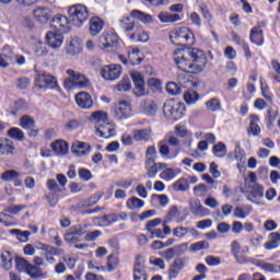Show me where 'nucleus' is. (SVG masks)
Wrapping results in <instances>:
<instances>
[{
	"instance_id": "nucleus-1",
	"label": "nucleus",
	"mask_w": 280,
	"mask_h": 280,
	"mask_svg": "<svg viewBox=\"0 0 280 280\" xmlns=\"http://www.w3.org/2000/svg\"><path fill=\"white\" fill-rule=\"evenodd\" d=\"M139 21L144 24L152 23V15L140 10H132L130 16H124L119 20L120 30L131 43H148L150 35L143 31V26L139 24Z\"/></svg>"
},
{
	"instance_id": "nucleus-2",
	"label": "nucleus",
	"mask_w": 280,
	"mask_h": 280,
	"mask_svg": "<svg viewBox=\"0 0 280 280\" xmlns=\"http://www.w3.org/2000/svg\"><path fill=\"white\" fill-rule=\"evenodd\" d=\"M180 54V56H178ZM175 65L180 69V71L189 72L190 69H194V62H200L198 67L202 70L203 67H207V55L205 50L200 48H191L187 50H175Z\"/></svg>"
},
{
	"instance_id": "nucleus-3",
	"label": "nucleus",
	"mask_w": 280,
	"mask_h": 280,
	"mask_svg": "<svg viewBox=\"0 0 280 280\" xmlns=\"http://www.w3.org/2000/svg\"><path fill=\"white\" fill-rule=\"evenodd\" d=\"M68 78L63 81V86L67 91H72V89H86L91 86V81L86 75L75 72L74 70H67Z\"/></svg>"
},
{
	"instance_id": "nucleus-4",
	"label": "nucleus",
	"mask_w": 280,
	"mask_h": 280,
	"mask_svg": "<svg viewBox=\"0 0 280 280\" xmlns=\"http://www.w3.org/2000/svg\"><path fill=\"white\" fill-rule=\"evenodd\" d=\"M170 38L173 45L176 46L194 45L195 43L194 33L187 27L174 28L170 34Z\"/></svg>"
},
{
	"instance_id": "nucleus-5",
	"label": "nucleus",
	"mask_w": 280,
	"mask_h": 280,
	"mask_svg": "<svg viewBox=\"0 0 280 280\" xmlns=\"http://www.w3.org/2000/svg\"><path fill=\"white\" fill-rule=\"evenodd\" d=\"M15 267L19 272H25V275H28L32 279H45L43 269L32 265L25 258H15Z\"/></svg>"
},
{
	"instance_id": "nucleus-6",
	"label": "nucleus",
	"mask_w": 280,
	"mask_h": 280,
	"mask_svg": "<svg viewBox=\"0 0 280 280\" xmlns=\"http://www.w3.org/2000/svg\"><path fill=\"white\" fill-rule=\"evenodd\" d=\"M68 14L74 27H82L89 20V9L82 4H74L69 8Z\"/></svg>"
},
{
	"instance_id": "nucleus-7",
	"label": "nucleus",
	"mask_w": 280,
	"mask_h": 280,
	"mask_svg": "<svg viewBox=\"0 0 280 280\" xmlns=\"http://www.w3.org/2000/svg\"><path fill=\"white\" fill-rule=\"evenodd\" d=\"M163 113L166 119L178 121L185 117V105L183 103H165Z\"/></svg>"
},
{
	"instance_id": "nucleus-8",
	"label": "nucleus",
	"mask_w": 280,
	"mask_h": 280,
	"mask_svg": "<svg viewBox=\"0 0 280 280\" xmlns=\"http://www.w3.org/2000/svg\"><path fill=\"white\" fill-rule=\"evenodd\" d=\"M36 86L40 90H57L60 91V85L58 84V79L47 72H42L35 77Z\"/></svg>"
},
{
	"instance_id": "nucleus-9",
	"label": "nucleus",
	"mask_w": 280,
	"mask_h": 280,
	"mask_svg": "<svg viewBox=\"0 0 280 280\" xmlns=\"http://www.w3.org/2000/svg\"><path fill=\"white\" fill-rule=\"evenodd\" d=\"M86 229H89L86 224H77L71 226L63 235L65 242H67V244H78V242H80V237L85 235Z\"/></svg>"
},
{
	"instance_id": "nucleus-10",
	"label": "nucleus",
	"mask_w": 280,
	"mask_h": 280,
	"mask_svg": "<svg viewBox=\"0 0 280 280\" xmlns=\"http://www.w3.org/2000/svg\"><path fill=\"white\" fill-rule=\"evenodd\" d=\"M70 25H73L71 19L62 14H57L50 23L51 30L61 34H67V32H69Z\"/></svg>"
},
{
	"instance_id": "nucleus-11",
	"label": "nucleus",
	"mask_w": 280,
	"mask_h": 280,
	"mask_svg": "<svg viewBox=\"0 0 280 280\" xmlns=\"http://www.w3.org/2000/svg\"><path fill=\"white\" fill-rule=\"evenodd\" d=\"M243 194H246V199L254 205H259L256 200H261L264 197V186L260 184H248V187L243 189Z\"/></svg>"
},
{
	"instance_id": "nucleus-12",
	"label": "nucleus",
	"mask_w": 280,
	"mask_h": 280,
	"mask_svg": "<svg viewBox=\"0 0 280 280\" xmlns=\"http://www.w3.org/2000/svg\"><path fill=\"white\" fill-rule=\"evenodd\" d=\"M117 45H119V36L115 33H103L98 39L101 49H106L107 51H110Z\"/></svg>"
},
{
	"instance_id": "nucleus-13",
	"label": "nucleus",
	"mask_w": 280,
	"mask_h": 280,
	"mask_svg": "<svg viewBox=\"0 0 280 280\" xmlns=\"http://www.w3.org/2000/svg\"><path fill=\"white\" fill-rule=\"evenodd\" d=\"M101 75L104 80L115 81L121 77V66L119 65H109L104 66L101 69Z\"/></svg>"
},
{
	"instance_id": "nucleus-14",
	"label": "nucleus",
	"mask_w": 280,
	"mask_h": 280,
	"mask_svg": "<svg viewBox=\"0 0 280 280\" xmlns=\"http://www.w3.org/2000/svg\"><path fill=\"white\" fill-rule=\"evenodd\" d=\"M63 33L57 31H50L46 34V42L51 49H60L62 47V43H65Z\"/></svg>"
},
{
	"instance_id": "nucleus-15",
	"label": "nucleus",
	"mask_w": 280,
	"mask_h": 280,
	"mask_svg": "<svg viewBox=\"0 0 280 280\" xmlns=\"http://www.w3.org/2000/svg\"><path fill=\"white\" fill-rule=\"evenodd\" d=\"M132 82L135 84V93L138 97H143L145 95V81L141 72L131 71L130 72Z\"/></svg>"
},
{
	"instance_id": "nucleus-16",
	"label": "nucleus",
	"mask_w": 280,
	"mask_h": 280,
	"mask_svg": "<svg viewBox=\"0 0 280 280\" xmlns=\"http://www.w3.org/2000/svg\"><path fill=\"white\" fill-rule=\"evenodd\" d=\"M131 110L132 108L130 107V103L126 101L119 102L114 110L115 117L116 119H128Z\"/></svg>"
},
{
	"instance_id": "nucleus-17",
	"label": "nucleus",
	"mask_w": 280,
	"mask_h": 280,
	"mask_svg": "<svg viewBox=\"0 0 280 280\" xmlns=\"http://www.w3.org/2000/svg\"><path fill=\"white\" fill-rule=\"evenodd\" d=\"M95 129L97 137H101L102 139H110V137L115 135V129L113 128V125L107 121L103 124H96Z\"/></svg>"
},
{
	"instance_id": "nucleus-18",
	"label": "nucleus",
	"mask_w": 280,
	"mask_h": 280,
	"mask_svg": "<svg viewBox=\"0 0 280 280\" xmlns=\"http://www.w3.org/2000/svg\"><path fill=\"white\" fill-rule=\"evenodd\" d=\"M75 103L80 108L89 110V108H93V97L91 94L86 92H80L75 95Z\"/></svg>"
},
{
	"instance_id": "nucleus-19",
	"label": "nucleus",
	"mask_w": 280,
	"mask_h": 280,
	"mask_svg": "<svg viewBox=\"0 0 280 280\" xmlns=\"http://www.w3.org/2000/svg\"><path fill=\"white\" fill-rule=\"evenodd\" d=\"M140 110L148 117H154L159 110V106L152 100H144L140 103Z\"/></svg>"
},
{
	"instance_id": "nucleus-20",
	"label": "nucleus",
	"mask_w": 280,
	"mask_h": 280,
	"mask_svg": "<svg viewBox=\"0 0 280 280\" xmlns=\"http://www.w3.org/2000/svg\"><path fill=\"white\" fill-rule=\"evenodd\" d=\"M71 152L74 156H88L91 152V145L86 142L75 141L71 147Z\"/></svg>"
},
{
	"instance_id": "nucleus-21",
	"label": "nucleus",
	"mask_w": 280,
	"mask_h": 280,
	"mask_svg": "<svg viewBox=\"0 0 280 280\" xmlns=\"http://www.w3.org/2000/svg\"><path fill=\"white\" fill-rule=\"evenodd\" d=\"M50 148L57 156H65L69 152V143L65 140H56L50 144Z\"/></svg>"
},
{
	"instance_id": "nucleus-22",
	"label": "nucleus",
	"mask_w": 280,
	"mask_h": 280,
	"mask_svg": "<svg viewBox=\"0 0 280 280\" xmlns=\"http://www.w3.org/2000/svg\"><path fill=\"white\" fill-rule=\"evenodd\" d=\"M187 250V243H184V244H180L178 246H175V247H171L168 248L163 257L164 259H166L167 261H172V258L173 257H176V255H183L185 254Z\"/></svg>"
},
{
	"instance_id": "nucleus-23",
	"label": "nucleus",
	"mask_w": 280,
	"mask_h": 280,
	"mask_svg": "<svg viewBox=\"0 0 280 280\" xmlns=\"http://www.w3.org/2000/svg\"><path fill=\"white\" fill-rule=\"evenodd\" d=\"M159 152L161 156L164 159H176L179 154V151L176 150L174 153H170V145H167V142L165 140H161L158 143Z\"/></svg>"
},
{
	"instance_id": "nucleus-24",
	"label": "nucleus",
	"mask_w": 280,
	"mask_h": 280,
	"mask_svg": "<svg viewBox=\"0 0 280 280\" xmlns=\"http://www.w3.org/2000/svg\"><path fill=\"white\" fill-rule=\"evenodd\" d=\"M34 18L39 23H47L49 19H51V10L45 7H39L34 11Z\"/></svg>"
},
{
	"instance_id": "nucleus-25",
	"label": "nucleus",
	"mask_w": 280,
	"mask_h": 280,
	"mask_svg": "<svg viewBox=\"0 0 280 280\" xmlns=\"http://www.w3.org/2000/svg\"><path fill=\"white\" fill-rule=\"evenodd\" d=\"M104 30V21L100 18H92L90 20V34L97 36Z\"/></svg>"
},
{
	"instance_id": "nucleus-26",
	"label": "nucleus",
	"mask_w": 280,
	"mask_h": 280,
	"mask_svg": "<svg viewBox=\"0 0 280 280\" xmlns=\"http://www.w3.org/2000/svg\"><path fill=\"white\" fill-rule=\"evenodd\" d=\"M133 279L135 280H148V275L145 273V266L139 259H137L136 264H135Z\"/></svg>"
},
{
	"instance_id": "nucleus-27",
	"label": "nucleus",
	"mask_w": 280,
	"mask_h": 280,
	"mask_svg": "<svg viewBox=\"0 0 280 280\" xmlns=\"http://www.w3.org/2000/svg\"><path fill=\"white\" fill-rule=\"evenodd\" d=\"M145 170H147L148 178H156V175L159 174V172L163 170H167V164L163 162H159L151 166H145Z\"/></svg>"
},
{
	"instance_id": "nucleus-28",
	"label": "nucleus",
	"mask_w": 280,
	"mask_h": 280,
	"mask_svg": "<svg viewBox=\"0 0 280 280\" xmlns=\"http://www.w3.org/2000/svg\"><path fill=\"white\" fill-rule=\"evenodd\" d=\"M0 153L3 155L14 154V142L8 138H1Z\"/></svg>"
},
{
	"instance_id": "nucleus-29",
	"label": "nucleus",
	"mask_w": 280,
	"mask_h": 280,
	"mask_svg": "<svg viewBox=\"0 0 280 280\" xmlns=\"http://www.w3.org/2000/svg\"><path fill=\"white\" fill-rule=\"evenodd\" d=\"M190 211L196 218H205V215L209 214V209L205 208L200 200L195 201L191 207Z\"/></svg>"
},
{
	"instance_id": "nucleus-30",
	"label": "nucleus",
	"mask_w": 280,
	"mask_h": 280,
	"mask_svg": "<svg viewBox=\"0 0 280 280\" xmlns=\"http://www.w3.org/2000/svg\"><path fill=\"white\" fill-rule=\"evenodd\" d=\"M249 39L254 45H264V31L260 27H253Z\"/></svg>"
},
{
	"instance_id": "nucleus-31",
	"label": "nucleus",
	"mask_w": 280,
	"mask_h": 280,
	"mask_svg": "<svg viewBox=\"0 0 280 280\" xmlns=\"http://www.w3.org/2000/svg\"><path fill=\"white\" fill-rule=\"evenodd\" d=\"M10 235H14L22 244H27V242H30V235H32V232L13 229L10 230Z\"/></svg>"
},
{
	"instance_id": "nucleus-32",
	"label": "nucleus",
	"mask_w": 280,
	"mask_h": 280,
	"mask_svg": "<svg viewBox=\"0 0 280 280\" xmlns=\"http://www.w3.org/2000/svg\"><path fill=\"white\" fill-rule=\"evenodd\" d=\"M126 205L127 209H129L130 211H139V209H143V207H145V201L137 197H131L127 199Z\"/></svg>"
},
{
	"instance_id": "nucleus-33",
	"label": "nucleus",
	"mask_w": 280,
	"mask_h": 280,
	"mask_svg": "<svg viewBox=\"0 0 280 280\" xmlns=\"http://www.w3.org/2000/svg\"><path fill=\"white\" fill-rule=\"evenodd\" d=\"M158 19H160L161 23H177V21H180V15L176 13L161 12L158 15Z\"/></svg>"
},
{
	"instance_id": "nucleus-34",
	"label": "nucleus",
	"mask_w": 280,
	"mask_h": 280,
	"mask_svg": "<svg viewBox=\"0 0 280 280\" xmlns=\"http://www.w3.org/2000/svg\"><path fill=\"white\" fill-rule=\"evenodd\" d=\"M249 130L254 135V137H257V135L261 132V128L259 127V116L253 114L249 116Z\"/></svg>"
},
{
	"instance_id": "nucleus-35",
	"label": "nucleus",
	"mask_w": 280,
	"mask_h": 280,
	"mask_svg": "<svg viewBox=\"0 0 280 280\" xmlns=\"http://www.w3.org/2000/svg\"><path fill=\"white\" fill-rule=\"evenodd\" d=\"M39 250L44 252V257L51 256V255H60L62 253V249H58L51 245L39 243Z\"/></svg>"
},
{
	"instance_id": "nucleus-36",
	"label": "nucleus",
	"mask_w": 280,
	"mask_h": 280,
	"mask_svg": "<svg viewBox=\"0 0 280 280\" xmlns=\"http://www.w3.org/2000/svg\"><path fill=\"white\" fill-rule=\"evenodd\" d=\"M8 137H10V139H13L14 141L25 140V133L23 132V130L16 127H12L8 130Z\"/></svg>"
},
{
	"instance_id": "nucleus-37",
	"label": "nucleus",
	"mask_w": 280,
	"mask_h": 280,
	"mask_svg": "<svg viewBox=\"0 0 280 280\" xmlns=\"http://www.w3.org/2000/svg\"><path fill=\"white\" fill-rule=\"evenodd\" d=\"M133 139L136 141H150L152 136L150 135V130L148 129H138L133 131Z\"/></svg>"
},
{
	"instance_id": "nucleus-38",
	"label": "nucleus",
	"mask_w": 280,
	"mask_h": 280,
	"mask_svg": "<svg viewBox=\"0 0 280 280\" xmlns=\"http://www.w3.org/2000/svg\"><path fill=\"white\" fill-rule=\"evenodd\" d=\"M240 250H242V245H240V242L233 241L231 244V253L236 259L237 264H243L244 258L240 257Z\"/></svg>"
},
{
	"instance_id": "nucleus-39",
	"label": "nucleus",
	"mask_w": 280,
	"mask_h": 280,
	"mask_svg": "<svg viewBox=\"0 0 280 280\" xmlns=\"http://www.w3.org/2000/svg\"><path fill=\"white\" fill-rule=\"evenodd\" d=\"M14 257H12V253L3 252L1 255V261L4 270H12V261Z\"/></svg>"
},
{
	"instance_id": "nucleus-40",
	"label": "nucleus",
	"mask_w": 280,
	"mask_h": 280,
	"mask_svg": "<svg viewBox=\"0 0 280 280\" xmlns=\"http://www.w3.org/2000/svg\"><path fill=\"white\" fill-rule=\"evenodd\" d=\"M234 158L238 163H246V152L242 149L240 142L235 143Z\"/></svg>"
},
{
	"instance_id": "nucleus-41",
	"label": "nucleus",
	"mask_w": 280,
	"mask_h": 280,
	"mask_svg": "<svg viewBox=\"0 0 280 280\" xmlns=\"http://www.w3.org/2000/svg\"><path fill=\"white\" fill-rule=\"evenodd\" d=\"M140 50L139 48H128V58H129V62L135 67L137 65H141V62L143 61V58H137V61H135V56H139Z\"/></svg>"
},
{
	"instance_id": "nucleus-42",
	"label": "nucleus",
	"mask_w": 280,
	"mask_h": 280,
	"mask_svg": "<svg viewBox=\"0 0 280 280\" xmlns=\"http://www.w3.org/2000/svg\"><path fill=\"white\" fill-rule=\"evenodd\" d=\"M117 266H119V258L115 255H109L107 257V266L105 267L106 272H114V270H117Z\"/></svg>"
},
{
	"instance_id": "nucleus-43",
	"label": "nucleus",
	"mask_w": 280,
	"mask_h": 280,
	"mask_svg": "<svg viewBox=\"0 0 280 280\" xmlns=\"http://www.w3.org/2000/svg\"><path fill=\"white\" fill-rule=\"evenodd\" d=\"M174 191H187L189 189V182L186 178H179L173 184Z\"/></svg>"
},
{
	"instance_id": "nucleus-44",
	"label": "nucleus",
	"mask_w": 280,
	"mask_h": 280,
	"mask_svg": "<svg viewBox=\"0 0 280 280\" xmlns=\"http://www.w3.org/2000/svg\"><path fill=\"white\" fill-rule=\"evenodd\" d=\"M212 152L218 159H223V156H226V144L219 142L212 148Z\"/></svg>"
},
{
	"instance_id": "nucleus-45",
	"label": "nucleus",
	"mask_w": 280,
	"mask_h": 280,
	"mask_svg": "<svg viewBox=\"0 0 280 280\" xmlns=\"http://www.w3.org/2000/svg\"><path fill=\"white\" fill-rule=\"evenodd\" d=\"M34 124H35L34 119L32 117H30L28 115H24L20 119V126L24 130H32V128H34Z\"/></svg>"
},
{
	"instance_id": "nucleus-46",
	"label": "nucleus",
	"mask_w": 280,
	"mask_h": 280,
	"mask_svg": "<svg viewBox=\"0 0 280 280\" xmlns=\"http://www.w3.org/2000/svg\"><path fill=\"white\" fill-rule=\"evenodd\" d=\"M166 92L168 95H180V93H183V88L175 82H168L166 84Z\"/></svg>"
},
{
	"instance_id": "nucleus-47",
	"label": "nucleus",
	"mask_w": 280,
	"mask_h": 280,
	"mask_svg": "<svg viewBox=\"0 0 280 280\" xmlns=\"http://www.w3.org/2000/svg\"><path fill=\"white\" fill-rule=\"evenodd\" d=\"M184 100L187 104H196L198 102V92L188 90L184 93Z\"/></svg>"
},
{
	"instance_id": "nucleus-48",
	"label": "nucleus",
	"mask_w": 280,
	"mask_h": 280,
	"mask_svg": "<svg viewBox=\"0 0 280 280\" xmlns=\"http://www.w3.org/2000/svg\"><path fill=\"white\" fill-rule=\"evenodd\" d=\"M160 178L166 182L174 180V178H176V171L173 168H164V171L160 173Z\"/></svg>"
},
{
	"instance_id": "nucleus-49",
	"label": "nucleus",
	"mask_w": 280,
	"mask_h": 280,
	"mask_svg": "<svg viewBox=\"0 0 280 280\" xmlns=\"http://www.w3.org/2000/svg\"><path fill=\"white\" fill-rule=\"evenodd\" d=\"M132 85L130 84V79L124 78L116 86V90L120 93H126V91H130Z\"/></svg>"
},
{
	"instance_id": "nucleus-50",
	"label": "nucleus",
	"mask_w": 280,
	"mask_h": 280,
	"mask_svg": "<svg viewBox=\"0 0 280 280\" xmlns=\"http://www.w3.org/2000/svg\"><path fill=\"white\" fill-rule=\"evenodd\" d=\"M92 118L96 120V124H105L108 121V114L97 110L92 114Z\"/></svg>"
},
{
	"instance_id": "nucleus-51",
	"label": "nucleus",
	"mask_w": 280,
	"mask_h": 280,
	"mask_svg": "<svg viewBox=\"0 0 280 280\" xmlns=\"http://www.w3.org/2000/svg\"><path fill=\"white\" fill-rule=\"evenodd\" d=\"M252 209L249 211H245L242 207H236L233 211L234 218H237L238 220H246L248 215L250 214Z\"/></svg>"
},
{
	"instance_id": "nucleus-52",
	"label": "nucleus",
	"mask_w": 280,
	"mask_h": 280,
	"mask_svg": "<svg viewBox=\"0 0 280 280\" xmlns=\"http://www.w3.org/2000/svg\"><path fill=\"white\" fill-rule=\"evenodd\" d=\"M209 248V242L200 241L190 245V250L192 253H198V250H207Z\"/></svg>"
},
{
	"instance_id": "nucleus-53",
	"label": "nucleus",
	"mask_w": 280,
	"mask_h": 280,
	"mask_svg": "<svg viewBox=\"0 0 280 280\" xmlns=\"http://www.w3.org/2000/svg\"><path fill=\"white\" fill-rule=\"evenodd\" d=\"M164 141L168 143V145H172V148H180V140L172 133L165 136Z\"/></svg>"
},
{
	"instance_id": "nucleus-54",
	"label": "nucleus",
	"mask_w": 280,
	"mask_h": 280,
	"mask_svg": "<svg viewBox=\"0 0 280 280\" xmlns=\"http://www.w3.org/2000/svg\"><path fill=\"white\" fill-rule=\"evenodd\" d=\"M101 222H103V226H110V224L117 222V214H105L101 218Z\"/></svg>"
},
{
	"instance_id": "nucleus-55",
	"label": "nucleus",
	"mask_w": 280,
	"mask_h": 280,
	"mask_svg": "<svg viewBox=\"0 0 280 280\" xmlns=\"http://www.w3.org/2000/svg\"><path fill=\"white\" fill-rule=\"evenodd\" d=\"M206 107L208 110H211L212 113H215V110H220V100L218 98H211L206 103Z\"/></svg>"
},
{
	"instance_id": "nucleus-56",
	"label": "nucleus",
	"mask_w": 280,
	"mask_h": 280,
	"mask_svg": "<svg viewBox=\"0 0 280 280\" xmlns=\"http://www.w3.org/2000/svg\"><path fill=\"white\" fill-rule=\"evenodd\" d=\"M14 178H19V172H16L14 170H9L1 174L2 180H5V182L14 180Z\"/></svg>"
},
{
	"instance_id": "nucleus-57",
	"label": "nucleus",
	"mask_w": 280,
	"mask_h": 280,
	"mask_svg": "<svg viewBox=\"0 0 280 280\" xmlns=\"http://www.w3.org/2000/svg\"><path fill=\"white\" fill-rule=\"evenodd\" d=\"M178 218H180V210L177 206H172L168 210L167 219L172 222V220H178Z\"/></svg>"
},
{
	"instance_id": "nucleus-58",
	"label": "nucleus",
	"mask_w": 280,
	"mask_h": 280,
	"mask_svg": "<svg viewBox=\"0 0 280 280\" xmlns=\"http://www.w3.org/2000/svg\"><path fill=\"white\" fill-rule=\"evenodd\" d=\"M24 209H27V206L15 205V206H11V207L7 208L5 211L8 213H11L12 215H19V213H21V211H24Z\"/></svg>"
},
{
	"instance_id": "nucleus-59",
	"label": "nucleus",
	"mask_w": 280,
	"mask_h": 280,
	"mask_svg": "<svg viewBox=\"0 0 280 280\" xmlns=\"http://www.w3.org/2000/svg\"><path fill=\"white\" fill-rule=\"evenodd\" d=\"M15 84H16V89H19L20 91H23L30 86V79L27 77L19 78L15 81Z\"/></svg>"
},
{
	"instance_id": "nucleus-60",
	"label": "nucleus",
	"mask_w": 280,
	"mask_h": 280,
	"mask_svg": "<svg viewBox=\"0 0 280 280\" xmlns=\"http://www.w3.org/2000/svg\"><path fill=\"white\" fill-rule=\"evenodd\" d=\"M101 235L102 231L100 230H95L93 232H85L84 240L85 242H95V240H97V237H101Z\"/></svg>"
},
{
	"instance_id": "nucleus-61",
	"label": "nucleus",
	"mask_w": 280,
	"mask_h": 280,
	"mask_svg": "<svg viewBox=\"0 0 280 280\" xmlns=\"http://www.w3.org/2000/svg\"><path fill=\"white\" fill-rule=\"evenodd\" d=\"M189 233V228L177 226L173 229V235L175 237H185Z\"/></svg>"
},
{
	"instance_id": "nucleus-62",
	"label": "nucleus",
	"mask_w": 280,
	"mask_h": 280,
	"mask_svg": "<svg viewBox=\"0 0 280 280\" xmlns=\"http://www.w3.org/2000/svg\"><path fill=\"white\" fill-rule=\"evenodd\" d=\"M79 177L81 180L89 182L93 178V174L86 168H79Z\"/></svg>"
},
{
	"instance_id": "nucleus-63",
	"label": "nucleus",
	"mask_w": 280,
	"mask_h": 280,
	"mask_svg": "<svg viewBox=\"0 0 280 280\" xmlns=\"http://www.w3.org/2000/svg\"><path fill=\"white\" fill-rule=\"evenodd\" d=\"M205 261L208 266H220V264H222V260L220 259V257L217 256H207L205 258Z\"/></svg>"
},
{
	"instance_id": "nucleus-64",
	"label": "nucleus",
	"mask_w": 280,
	"mask_h": 280,
	"mask_svg": "<svg viewBox=\"0 0 280 280\" xmlns=\"http://www.w3.org/2000/svg\"><path fill=\"white\" fill-rule=\"evenodd\" d=\"M36 50L35 54H37V56H47V54H49V50L47 49V46H45V44H43V42H38L36 44Z\"/></svg>"
}]
</instances>
